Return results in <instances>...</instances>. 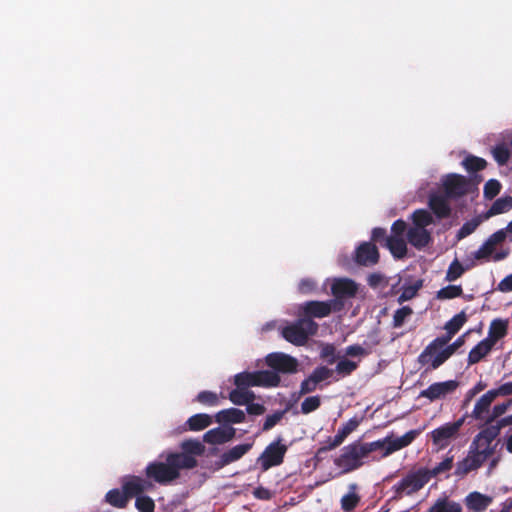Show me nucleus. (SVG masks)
<instances>
[{"label": "nucleus", "instance_id": "obj_42", "mask_svg": "<svg viewBox=\"0 0 512 512\" xmlns=\"http://www.w3.org/2000/svg\"><path fill=\"white\" fill-rule=\"evenodd\" d=\"M462 294L463 289L461 285H448L437 292L436 298L439 300L453 299L462 296Z\"/></svg>", "mask_w": 512, "mask_h": 512}, {"label": "nucleus", "instance_id": "obj_58", "mask_svg": "<svg viewBox=\"0 0 512 512\" xmlns=\"http://www.w3.org/2000/svg\"><path fill=\"white\" fill-rule=\"evenodd\" d=\"M342 443L343 441H341L336 435L334 437H328L325 441V445L318 449L317 455L331 451L339 447Z\"/></svg>", "mask_w": 512, "mask_h": 512}, {"label": "nucleus", "instance_id": "obj_23", "mask_svg": "<svg viewBox=\"0 0 512 512\" xmlns=\"http://www.w3.org/2000/svg\"><path fill=\"white\" fill-rule=\"evenodd\" d=\"M246 419L244 411L238 408L223 409L216 413L215 421L220 424H239Z\"/></svg>", "mask_w": 512, "mask_h": 512}, {"label": "nucleus", "instance_id": "obj_33", "mask_svg": "<svg viewBox=\"0 0 512 512\" xmlns=\"http://www.w3.org/2000/svg\"><path fill=\"white\" fill-rule=\"evenodd\" d=\"M105 501L113 507L123 509L127 506L129 498L123 489L120 491L115 488L106 493Z\"/></svg>", "mask_w": 512, "mask_h": 512}, {"label": "nucleus", "instance_id": "obj_20", "mask_svg": "<svg viewBox=\"0 0 512 512\" xmlns=\"http://www.w3.org/2000/svg\"><path fill=\"white\" fill-rule=\"evenodd\" d=\"M428 206L432 213L438 219H446L450 217L452 209L448 202V197L445 195L432 194L428 200Z\"/></svg>", "mask_w": 512, "mask_h": 512}, {"label": "nucleus", "instance_id": "obj_22", "mask_svg": "<svg viewBox=\"0 0 512 512\" xmlns=\"http://www.w3.org/2000/svg\"><path fill=\"white\" fill-rule=\"evenodd\" d=\"M492 394L487 391L475 403L471 413V417L475 420L483 421L486 423L487 416L491 413L490 407L494 401Z\"/></svg>", "mask_w": 512, "mask_h": 512}, {"label": "nucleus", "instance_id": "obj_13", "mask_svg": "<svg viewBox=\"0 0 512 512\" xmlns=\"http://www.w3.org/2000/svg\"><path fill=\"white\" fill-rule=\"evenodd\" d=\"M333 375V370L329 369L326 366H318L316 367L313 372L305 378L301 384H300V395H306L309 393L314 392L318 385L329 379Z\"/></svg>", "mask_w": 512, "mask_h": 512}, {"label": "nucleus", "instance_id": "obj_37", "mask_svg": "<svg viewBox=\"0 0 512 512\" xmlns=\"http://www.w3.org/2000/svg\"><path fill=\"white\" fill-rule=\"evenodd\" d=\"M412 221L415 225L414 227L425 229L433 223V217L429 211L425 209H417L412 214Z\"/></svg>", "mask_w": 512, "mask_h": 512}, {"label": "nucleus", "instance_id": "obj_55", "mask_svg": "<svg viewBox=\"0 0 512 512\" xmlns=\"http://www.w3.org/2000/svg\"><path fill=\"white\" fill-rule=\"evenodd\" d=\"M285 411H276L271 415H268L263 423L262 430L268 431L277 425L283 418Z\"/></svg>", "mask_w": 512, "mask_h": 512}, {"label": "nucleus", "instance_id": "obj_62", "mask_svg": "<svg viewBox=\"0 0 512 512\" xmlns=\"http://www.w3.org/2000/svg\"><path fill=\"white\" fill-rule=\"evenodd\" d=\"M246 411L250 415H262L265 412V407L263 404L249 402L246 405Z\"/></svg>", "mask_w": 512, "mask_h": 512}, {"label": "nucleus", "instance_id": "obj_45", "mask_svg": "<svg viewBox=\"0 0 512 512\" xmlns=\"http://www.w3.org/2000/svg\"><path fill=\"white\" fill-rule=\"evenodd\" d=\"M466 271V268L458 261V259H454L448 267L446 272L445 280L448 282H452L460 278Z\"/></svg>", "mask_w": 512, "mask_h": 512}, {"label": "nucleus", "instance_id": "obj_50", "mask_svg": "<svg viewBox=\"0 0 512 512\" xmlns=\"http://www.w3.org/2000/svg\"><path fill=\"white\" fill-rule=\"evenodd\" d=\"M454 456H447L443 461L438 463L433 469L429 470L430 479L436 477L441 473L449 471L453 467Z\"/></svg>", "mask_w": 512, "mask_h": 512}, {"label": "nucleus", "instance_id": "obj_28", "mask_svg": "<svg viewBox=\"0 0 512 512\" xmlns=\"http://www.w3.org/2000/svg\"><path fill=\"white\" fill-rule=\"evenodd\" d=\"M258 387H277L280 384V376L275 370L256 371Z\"/></svg>", "mask_w": 512, "mask_h": 512}, {"label": "nucleus", "instance_id": "obj_59", "mask_svg": "<svg viewBox=\"0 0 512 512\" xmlns=\"http://www.w3.org/2000/svg\"><path fill=\"white\" fill-rule=\"evenodd\" d=\"M494 249L484 242L480 248L474 252L473 256L476 260L489 259V257L493 254Z\"/></svg>", "mask_w": 512, "mask_h": 512}, {"label": "nucleus", "instance_id": "obj_61", "mask_svg": "<svg viewBox=\"0 0 512 512\" xmlns=\"http://www.w3.org/2000/svg\"><path fill=\"white\" fill-rule=\"evenodd\" d=\"M315 287L316 283L311 279H302L298 286L299 291L304 294L310 293Z\"/></svg>", "mask_w": 512, "mask_h": 512}, {"label": "nucleus", "instance_id": "obj_34", "mask_svg": "<svg viewBox=\"0 0 512 512\" xmlns=\"http://www.w3.org/2000/svg\"><path fill=\"white\" fill-rule=\"evenodd\" d=\"M501 432L500 427L496 422L491 424H483L479 433L473 438L472 443L474 445L481 444V438H490L493 441L499 436Z\"/></svg>", "mask_w": 512, "mask_h": 512}, {"label": "nucleus", "instance_id": "obj_46", "mask_svg": "<svg viewBox=\"0 0 512 512\" xmlns=\"http://www.w3.org/2000/svg\"><path fill=\"white\" fill-rule=\"evenodd\" d=\"M358 367V364L347 358L341 359L335 368L338 375L345 377L351 375Z\"/></svg>", "mask_w": 512, "mask_h": 512}, {"label": "nucleus", "instance_id": "obj_51", "mask_svg": "<svg viewBox=\"0 0 512 512\" xmlns=\"http://www.w3.org/2000/svg\"><path fill=\"white\" fill-rule=\"evenodd\" d=\"M501 183L496 179H490L488 180L483 189L484 197L488 200H492L494 197H496L500 191H501Z\"/></svg>", "mask_w": 512, "mask_h": 512}, {"label": "nucleus", "instance_id": "obj_48", "mask_svg": "<svg viewBox=\"0 0 512 512\" xmlns=\"http://www.w3.org/2000/svg\"><path fill=\"white\" fill-rule=\"evenodd\" d=\"M471 448L475 451L478 458L481 460V463L484 464V462L492 457L496 451V444L495 445H488L481 447V444L474 445L473 443L470 444Z\"/></svg>", "mask_w": 512, "mask_h": 512}, {"label": "nucleus", "instance_id": "obj_64", "mask_svg": "<svg viewBox=\"0 0 512 512\" xmlns=\"http://www.w3.org/2000/svg\"><path fill=\"white\" fill-rule=\"evenodd\" d=\"M497 289L501 292H511L512 291V274H509L505 278H503L499 282Z\"/></svg>", "mask_w": 512, "mask_h": 512}, {"label": "nucleus", "instance_id": "obj_27", "mask_svg": "<svg viewBox=\"0 0 512 512\" xmlns=\"http://www.w3.org/2000/svg\"><path fill=\"white\" fill-rule=\"evenodd\" d=\"M385 247L396 259H402L407 255V245L403 237H387Z\"/></svg>", "mask_w": 512, "mask_h": 512}, {"label": "nucleus", "instance_id": "obj_47", "mask_svg": "<svg viewBox=\"0 0 512 512\" xmlns=\"http://www.w3.org/2000/svg\"><path fill=\"white\" fill-rule=\"evenodd\" d=\"M197 402H199L202 405L214 407L219 404V397L215 392L212 391H201L198 393L195 399Z\"/></svg>", "mask_w": 512, "mask_h": 512}, {"label": "nucleus", "instance_id": "obj_53", "mask_svg": "<svg viewBox=\"0 0 512 512\" xmlns=\"http://www.w3.org/2000/svg\"><path fill=\"white\" fill-rule=\"evenodd\" d=\"M321 405L320 396H310L304 399L301 404V412L303 414H309L317 410Z\"/></svg>", "mask_w": 512, "mask_h": 512}, {"label": "nucleus", "instance_id": "obj_39", "mask_svg": "<svg viewBox=\"0 0 512 512\" xmlns=\"http://www.w3.org/2000/svg\"><path fill=\"white\" fill-rule=\"evenodd\" d=\"M422 286H423L422 280H417L413 284H410V285H404L402 287V292L398 297V302L400 304H402L403 302L411 300L412 298H414L417 295L418 291L422 288Z\"/></svg>", "mask_w": 512, "mask_h": 512}, {"label": "nucleus", "instance_id": "obj_26", "mask_svg": "<svg viewBox=\"0 0 512 512\" xmlns=\"http://www.w3.org/2000/svg\"><path fill=\"white\" fill-rule=\"evenodd\" d=\"M508 321L502 319H494L489 326L488 336L485 338L491 344L495 345L496 342L507 335Z\"/></svg>", "mask_w": 512, "mask_h": 512}, {"label": "nucleus", "instance_id": "obj_18", "mask_svg": "<svg viewBox=\"0 0 512 512\" xmlns=\"http://www.w3.org/2000/svg\"><path fill=\"white\" fill-rule=\"evenodd\" d=\"M252 443L238 444L224 452L219 460L215 462L216 469H221L235 461L241 459L252 448Z\"/></svg>", "mask_w": 512, "mask_h": 512}, {"label": "nucleus", "instance_id": "obj_41", "mask_svg": "<svg viewBox=\"0 0 512 512\" xmlns=\"http://www.w3.org/2000/svg\"><path fill=\"white\" fill-rule=\"evenodd\" d=\"M183 453L189 456H200L205 451V446L198 440H186L182 443Z\"/></svg>", "mask_w": 512, "mask_h": 512}, {"label": "nucleus", "instance_id": "obj_36", "mask_svg": "<svg viewBox=\"0 0 512 512\" xmlns=\"http://www.w3.org/2000/svg\"><path fill=\"white\" fill-rule=\"evenodd\" d=\"M357 486L356 484H351L350 485V491L349 493L345 494L342 498H341V508L345 511V512H351L353 511L357 505L359 504L360 502V496L355 492Z\"/></svg>", "mask_w": 512, "mask_h": 512}, {"label": "nucleus", "instance_id": "obj_15", "mask_svg": "<svg viewBox=\"0 0 512 512\" xmlns=\"http://www.w3.org/2000/svg\"><path fill=\"white\" fill-rule=\"evenodd\" d=\"M379 251L372 242H363L355 250L354 260L361 266H373L379 262Z\"/></svg>", "mask_w": 512, "mask_h": 512}, {"label": "nucleus", "instance_id": "obj_31", "mask_svg": "<svg viewBox=\"0 0 512 512\" xmlns=\"http://www.w3.org/2000/svg\"><path fill=\"white\" fill-rule=\"evenodd\" d=\"M512 209V196H503L496 199L486 213V217H492Z\"/></svg>", "mask_w": 512, "mask_h": 512}, {"label": "nucleus", "instance_id": "obj_60", "mask_svg": "<svg viewBox=\"0 0 512 512\" xmlns=\"http://www.w3.org/2000/svg\"><path fill=\"white\" fill-rule=\"evenodd\" d=\"M406 229L407 225L405 221L401 219L396 220L391 227V231L393 233L392 237H402Z\"/></svg>", "mask_w": 512, "mask_h": 512}, {"label": "nucleus", "instance_id": "obj_43", "mask_svg": "<svg viewBox=\"0 0 512 512\" xmlns=\"http://www.w3.org/2000/svg\"><path fill=\"white\" fill-rule=\"evenodd\" d=\"M512 399H508L506 402L495 405L492 408L491 413L486 418V424L496 422L506 411L511 407Z\"/></svg>", "mask_w": 512, "mask_h": 512}, {"label": "nucleus", "instance_id": "obj_63", "mask_svg": "<svg viewBox=\"0 0 512 512\" xmlns=\"http://www.w3.org/2000/svg\"><path fill=\"white\" fill-rule=\"evenodd\" d=\"M253 495L255 498L257 499H260V500H270L272 498V493L269 489L265 488V487H257L254 491H253Z\"/></svg>", "mask_w": 512, "mask_h": 512}, {"label": "nucleus", "instance_id": "obj_4", "mask_svg": "<svg viewBox=\"0 0 512 512\" xmlns=\"http://www.w3.org/2000/svg\"><path fill=\"white\" fill-rule=\"evenodd\" d=\"M466 321L467 315L465 311H461L460 313L453 316L444 326L446 334L435 338L424 348L422 351V359L426 361V357H428L431 353H436L439 348L446 346L452 337L462 328Z\"/></svg>", "mask_w": 512, "mask_h": 512}, {"label": "nucleus", "instance_id": "obj_9", "mask_svg": "<svg viewBox=\"0 0 512 512\" xmlns=\"http://www.w3.org/2000/svg\"><path fill=\"white\" fill-rule=\"evenodd\" d=\"M443 188L448 198L456 199L471 192L474 183L463 175L449 174L443 181Z\"/></svg>", "mask_w": 512, "mask_h": 512}, {"label": "nucleus", "instance_id": "obj_30", "mask_svg": "<svg viewBox=\"0 0 512 512\" xmlns=\"http://www.w3.org/2000/svg\"><path fill=\"white\" fill-rule=\"evenodd\" d=\"M462 506L455 501L449 500L448 497L438 498L436 502L429 508L428 512H461Z\"/></svg>", "mask_w": 512, "mask_h": 512}, {"label": "nucleus", "instance_id": "obj_25", "mask_svg": "<svg viewBox=\"0 0 512 512\" xmlns=\"http://www.w3.org/2000/svg\"><path fill=\"white\" fill-rule=\"evenodd\" d=\"M494 345L491 344L487 339L481 340L476 346H474L467 358L468 365H473L479 363L484 357H486Z\"/></svg>", "mask_w": 512, "mask_h": 512}, {"label": "nucleus", "instance_id": "obj_21", "mask_svg": "<svg viewBox=\"0 0 512 512\" xmlns=\"http://www.w3.org/2000/svg\"><path fill=\"white\" fill-rule=\"evenodd\" d=\"M492 502L491 496L478 491L470 492L464 499L466 508L471 512H484Z\"/></svg>", "mask_w": 512, "mask_h": 512}, {"label": "nucleus", "instance_id": "obj_44", "mask_svg": "<svg viewBox=\"0 0 512 512\" xmlns=\"http://www.w3.org/2000/svg\"><path fill=\"white\" fill-rule=\"evenodd\" d=\"M495 161L500 165H506L511 156L509 148L505 144H498L492 150Z\"/></svg>", "mask_w": 512, "mask_h": 512}, {"label": "nucleus", "instance_id": "obj_3", "mask_svg": "<svg viewBox=\"0 0 512 512\" xmlns=\"http://www.w3.org/2000/svg\"><path fill=\"white\" fill-rule=\"evenodd\" d=\"M319 325L311 319H304L302 316L285 326L282 329L283 338L296 346H303L307 343L310 336L317 334Z\"/></svg>", "mask_w": 512, "mask_h": 512}, {"label": "nucleus", "instance_id": "obj_29", "mask_svg": "<svg viewBox=\"0 0 512 512\" xmlns=\"http://www.w3.org/2000/svg\"><path fill=\"white\" fill-rule=\"evenodd\" d=\"M212 424V417L205 413L192 415L186 421L187 429L190 431H201Z\"/></svg>", "mask_w": 512, "mask_h": 512}, {"label": "nucleus", "instance_id": "obj_12", "mask_svg": "<svg viewBox=\"0 0 512 512\" xmlns=\"http://www.w3.org/2000/svg\"><path fill=\"white\" fill-rule=\"evenodd\" d=\"M266 364L276 373L292 374L297 371L298 361L296 358L280 353H270L266 356Z\"/></svg>", "mask_w": 512, "mask_h": 512}, {"label": "nucleus", "instance_id": "obj_56", "mask_svg": "<svg viewBox=\"0 0 512 512\" xmlns=\"http://www.w3.org/2000/svg\"><path fill=\"white\" fill-rule=\"evenodd\" d=\"M506 237H507L506 229H500V230L496 231L495 233H493L492 235H490L485 242H487V244H489L495 250V247L498 244L504 242Z\"/></svg>", "mask_w": 512, "mask_h": 512}, {"label": "nucleus", "instance_id": "obj_6", "mask_svg": "<svg viewBox=\"0 0 512 512\" xmlns=\"http://www.w3.org/2000/svg\"><path fill=\"white\" fill-rule=\"evenodd\" d=\"M430 481L428 469L420 468L408 473L401 481L394 485L397 494H412L422 489Z\"/></svg>", "mask_w": 512, "mask_h": 512}, {"label": "nucleus", "instance_id": "obj_54", "mask_svg": "<svg viewBox=\"0 0 512 512\" xmlns=\"http://www.w3.org/2000/svg\"><path fill=\"white\" fill-rule=\"evenodd\" d=\"M480 222L477 219H472L470 221L465 222L462 227L457 232V238L463 239L472 234L477 227L479 226Z\"/></svg>", "mask_w": 512, "mask_h": 512}, {"label": "nucleus", "instance_id": "obj_38", "mask_svg": "<svg viewBox=\"0 0 512 512\" xmlns=\"http://www.w3.org/2000/svg\"><path fill=\"white\" fill-rule=\"evenodd\" d=\"M463 167L469 173H475L486 168L487 162L485 159L469 155L462 161Z\"/></svg>", "mask_w": 512, "mask_h": 512}, {"label": "nucleus", "instance_id": "obj_1", "mask_svg": "<svg viewBox=\"0 0 512 512\" xmlns=\"http://www.w3.org/2000/svg\"><path fill=\"white\" fill-rule=\"evenodd\" d=\"M417 435L418 432L416 430H410L403 436L396 438H394L393 435H388L383 439L373 442L362 443L360 441H354L342 448L341 454L334 459V464L340 468L343 473H350L363 466L364 459L368 458L371 453L376 451L381 452L379 457H372L373 461H378L409 446Z\"/></svg>", "mask_w": 512, "mask_h": 512}, {"label": "nucleus", "instance_id": "obj_52", "mask_svg": "<svg viewBox=\"0 0 512 512\" xmlns=\"http://www.w3.org/2000/svg\"><path fill=\"white\" fill-rule=\"evenodd\" d=\"M135 507L139 512H154L155 503L149 496H138L135 501Z\"/></svg>", "mask_w": 512, "mask_h": 512}, {"label": "nucleus", "instance_id": "obj_24", "mask_svg": "<svg viewBox=\"0 0 512 512\" xmlns=\"http://www.w3.org/2000/svg\"><path fill=\"white\" fill-rule=\"evenodd\" d=\"M407 240L415 248L422 249L431 242L432 238L428 230L411 227L407 231Z\"/></svg>", "mask_w": 512, "mask_h": 512}, {"label": "nucleus", "instance_id": "obj_57", "mask_svg": "<svg viewBox=\"0 0 512 512\" xmlns=\"http://www.w3.org/2000/svg\"><path fill=\"white\" fill-rule=\"evenodd\" d=\"M494 399L500 396H510L512 395V381L501 384L499 387L495 389L489 390Z\"/></svg>", "mask_w": 512, "mask_h": 512}, {"label": "nucleus", "instance_id": "obj_7", "mask_svg": "<svg viewBox=\"0 0 512 512\" xmlns=\"http://www.w3.org/2000/svg\"><path fill=\"white\" fill-rule=\"evenodd\" d=\"M287 449L285 444H281L280 438L271 442L258 458L262 471H267L272 467L281 465Z\"/></svg>", "mask_w": 512, "mask_h": 512}, {"label": "nucleus", "instance_id": "obj_49", "mask_svg": "<svg viewBox=\"0 0 512 512\" xmlns=\"http://www.w3.org/2000/svg\"><path fill=\"white\" fill-rule=\"evenodd\" d=\"M413 314V310L409 306H403L397 309L393 315L392 326L394 328H399L403 326L407 317Z\"/></svg>", "mask_w": 512, "mask_h": 512}, {"label": "nucleus", "instance_id": "obj_35", "mask_svg": "<svg viewBox=\"0 0 512 512\" xmlns=\"http://www.w3.org/2000/svg\"><path fill=\"white\" fill-rule=\"evenodd\" d=\"M234 384L237 388L249 389L257 386L256 371H244L234 376Z\"/></svg>", "mask_w": 512, "mask_h": 512}, {"label": "nucleus", "instance_id": "obj_14", "mask_svg": "<svg viewBox=\"0 0 512 512\" xmlns=\"http://www.w3.org/2000/svg\"><path fill=\"white\" fill-rule=\"evenodd\" d=\"M459 383L456 380H448L444 382H436L431 384L427 389L422 390L419 397L427 398L430 401L444 398L445 396L452 394Z\"/></svg>", "mask_w": 512, "mask_h": 512}, {"label": "nucleus", "instance_id": "obj_11", "mask_svg": "<svg viewBox=\"0 0 512 512\" xmlns=\"http://www.w3.org/2000/svg\"><path fill=\"white\" fill-rule=\"evenodd\" d=\"M358 291V285L355 281L349 278L335 279L331 285V293L334 296L331 301H337L335 304L336 311H341L344 308V299L353 298Z\"/></svg>", "mask_w": 512, "mask_h": 512}, {"label": "nucleus", "instance_id": "obj_5", "mask_svg": "<svg viewBox=\"0 0 512 512\" xmlns=\"http://www.w3.org/2000/svg\"><path fill=\"white\" fill-rule=\"evenodd\" d=\"M465 422V417H461L454 422H448L435 428L429 433V436L438 450L444 449L457 438L461 427Z\"/></svg>", "mask_w": 512, "mask_h": 512}, {"label": "nucleus", "instance_id": "obj_16", "mask_svg": "<svg viewBox=\"0 0 512 512\" xmlns=\"http://www.w3.org/2000/svg\"><path fill=\"white\" fill-rule=\"evenodd\" d=\"M152 488L153 484L140 476H128L122 483V489L129 499Z\"/></svg>", "mask_w": 512, "mask_h": 512}, {"label": "nucleus", "instance_id": "obj_19", "mask_svg": "<svg viewBox=\"0 0 512 512\" xmlns=\"http://www.w3.org/2000/svg\"><path fill=\"white\" fill-rule=\"evenodd\" d=\"M236 434V430L232 426L216 427L208 430L203 435V441L208 444H224L231 441Z\"/></svg>", "mask_w": 512, "mask_h": 512}, {"label": "nucleus", "instance_id": "obj_10", "mask_svg": "<svg viewBox=\"0 0 512 512\" xmlns=\"http://www.w3.org/2000/svg\"><path fill=\"white\" fill-rule=\"evenodd\" d=\"M335 304H338V302L331 300L306 301L299 307V316H302L304 319L311 320L314 318H324L329 316L332 312H337Z\"/></svg>", "mask_w": 512, "mask_h": 512}, {"label": "nucleus", "instance_id": "obj_17", "mask_svg": "<svg viewBox=\"0 0 512 512\" xmlns=\"http://www.w3.org/2000/svg\"><path fill=\"white\" fill-rule=\"evenodd\" d=\"M482 465L481 460L470 446L467 456L456 463L454 475L459 478H464L470 472L478 470Z\"/></svg>", "mask_w": 512, "mask_h": 512}, {"label": "nucleus", "instance_id": "obj_32", "mask_svg": "<svg viewBox=\"0 0 512 512\" xmlns=\"http://www.w3.org/2000/svg\"><path fill=\"white\" fill-rule=\"evenodd\" d=\"M255 393L249 389L235 388L229 393V400L235 405H247L254 401Z\"/></svg>", "mask_w": 512, "mask_h": 512}, {"label": "nucleus", "instance_id": "obj_8", "mask_svg": "<svg viewBox=\"0 0 512 512\" xmlns=\"http://www.w3.org/2000/svg\"><path fill=\"white\" fill-rule=\"evenodd\" d=\"M465 336L463 334L459 336L452 344L446 345L443 348H439L436 357L432 358L434 353H431L426 357V361L422 359V352L418 356V363L422 366L429 365L430 369H437L444 364L460 347L465 343Z\"/></svg>", "mask_w": 512, "mask_h": 512}, {"label": "nucleus", "instance_id": "obj_2", "mask_svg": "<svg viewBox=\"0 0 512 512\" xmlns=\"http://www.w3.org/2000/svg\"><path fill=\"white\" fill-rule=\"evenodd\" d=\"M197 466L195 457L182 453H169L165 462L154 461L149 463L145 469L148 479L165 485L180 476L181 469H192Z\"/></svg>", "mask_w": 512, "mask_h": 512}, {"label": "nucleus", "instance_id": "obj_40", "mask_svg": "<svg viewBox=\"0 0 512 512\" xmlns=\"http://www.w3.org/2000/svg\"><path fill=\"white\" fill-rule=\"evenodd\" d=\"M361 418L353 417L349 419L346 423H344L337 431L336 436L341 440L345 441V439L354 432L358 426L360 425Z\"/></svg>", "mask_w": 512, "mask_h": 512}]
</instances>
